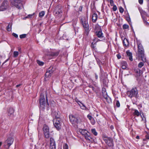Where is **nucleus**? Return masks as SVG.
<instances>
[{"label":"nucleus","instance_id":"1","mask_svg":"<svg viewBox=\"0 0 149 149\" xmlns=\"http://www.w3.org/2000/svg\"><path fill=\"white\" fill-rule=\"evenodd\" d=\"M52 115L54 118L53 120V123L54 127L58 130L61 129V119L60 118L59 112L53 110L52 111Z\"/></svg>","mask_w":149,"mask_h":149},{"label":"nucleus","instance_id":"2","mask_svg":"<svg viewBox=\"0 0 149 149\" xmlns=\"http://www.w3.org/2000/svg\"><path fill=\"white\" fill-rule=\"evenodd\" d=\"M136 40V42L138 45V51L139 56H141L143 61L145 62L146 61V58L145 57L144 49L140 41L137 40V39Z\"/></svg>","mask_w":149,"mask_h":149},{"label":"nucleus","instance_id":"3","mask_svg":"<svg viewBox=\"0 0 149 149\" xmlns=\"http://www.w3.org/2000/svg\"><path fill=\"white\" fill-rule=\"evenodd\" d=\"M40 110L44 111L45 107V100L44 95L41 94L39 99Z\"/></svg>","mask_w":149,"mask_h":149},{"label":"nucleus","instance_id":"4","mask_svg":"<svg viewBox=\"0 0 149 149\" xmlns=\"http://www.w3.org/2000/svg\"><path fill=\"white\" fill-rule=\"evenodd\" d=\"M80 23L83 28L89 27L88 22V17L87 16H81L80 17Z\"/></svg>","mask_w":149,"mask_h":149},{"label":"nucleus","instance_id":"5","mask_svg":"<svg viewBox=\"0 0 149 149\" xmlns=\"http://www.w3.org/2000/svg\"><path fill=\"white\" fill-rule=\"evenodd\" d=\"M70 122L73 125L75 126L79 123V118L75 116L70 115L69 116Z\"/></svg>","mask_w":149,"mask_h":149},{"label":"nucleus","instance_id":"6","mask_svg":"<svg viewBox=\"0 0 149 149\" xmlns=\"http://www.w3.org/2000/svg\"><path fill=\"white\" fill-rule=\"evenodd\" d=\"M137 93V90L136 88H133L130 91H127V94L130 98L136 97Z\"/></svg>","mask_w":149,"mask_h":149},{"label":"nucleus","instance_id":"7","mask_svg":"<svg viewBox=\"0 0 149 149\" xmlns=\"http://www.w3.org/2000/svg\"><path fill=\"white\" fill-rule=\"evenodd\" d=\"M11 3L13 5L18 9H20L22 6V3L21 0H12Z\"/></svg>","mask_w":149,"mask_h":149},{"label":"nucleus","instance_id":"8","mask_svg":"<svg viewBox=\"0 0 149 149\" xmlns=\"http://www.w3.org/2000/svg\"><path fill=\"white\" fill-rule=\"evenodd\" d=\"M54 69L53 68V67L51 66L47 70L45 73V76L46 77H48L51 76L52 73L54 71Z\"/></svg>","mask_w":149,"mask_h":149},{"label":"nucleus","instance_id":"9","mask_svg":"<svg viewBox=\"0 0 149 149\" xmlns=\"http://www.w3.org/2000/svg\"><path fill=\"white\" fill-rule=\"evenodd\" d=\"M14 141V139L11 137H9L7 138V140L5 141V144H6L8 147V148H9V147L12 144ZM5 146L6 145H4Z\"/></svg>","mask_w":149,"mask_h":149},{"label":"nucleus","instance_id":"10","mask_svg":"<svg viewBox=\"0 0 149 149\" xmlns=\"http://www.w3.org/2000/svg\"><path fill=\"white\" fill-rule=\"evenodd\" d=\"M61 8V6H57L56 7L54 11L55 15H59V16L62 15V12Z\"/></svg>","mask_w":149,"mask_h":149},{"label":"nucleus","instance_id":"11","mask_svg":"<svg viewBox=\"0 0 149 149\" xmlns=\"http://www.w3.org/2000/svg\"><path fill=\"white\" fill-rule=\"evenodd\" d=\"M105 142L109 147H112L113 146V140L111 137H109L107 139V141H105Z\"/></svg>","mask_w":149,"mask_h":149},{"label":"nucleus","instance_id":"12","mask_svg":"<svg viewBox=\"0 0 149 149\" xmlns=\"http://www.w3.org/2000/svg\"><path fill=\"white\" fill-rule=\"evenodd\" d=\"M59 53V51H52L49 52L47 54V55L52 56H56L58 55Z\"/></svg>","mask_w":149,"mask_h":149},{"label":"nucleus","instance_id":"13","mask_svg":"<svg viewBox=\"0 0 149 149\" xmlns=\"http://www.w3.org/2000/svg\"><path fill=\"white\" fill-rule=\"evenodd\" d=\"M84 137L85 139L89 142H92L93 141V138H92L89 132L87 133L84 136Z\"/></svg>","mask_w":149,"mask_h":149},{"label":"nucleus","instance_id":"14","mask_svg":"<svg viewBox=\"0 0 149 149\" xmlns=\"http://www.w3.org/2000/svg\"><path fill=\"white\" fill-rule=\"evenodd\" d=\"M140 12L142 19H144V18H146L145 17V16L147 17H149V15L145 11L142 10L140 11Z\"/></svg>","mask_w":149,"mask_h":149},{"label":"nucleus","instance_id":"15","mask_svg":"<svg viewBox=\"0 0 149 149\" xmlns=\"http://www.w3.org/2000/svg\"><path fill=\"white\" fill-rule=\"evenodd\" d=\"M96 35L100 38H104L103 36V33H102V30L101 29L99 31H97L96 32Z\"/></svg>","mask_w":149,"mask_h":149},{"label":"nucleus","instance_id":"16","mask_svg":"<svg viewBox=\"0 0 149 149\" xmlns=\"http://www.w3.org/2000/svg\"><path fill=\"white\" fill-rule=\"evenodd\" d=\"M98 18V16L97 14L94 13L93 14L92 16V20L93 22L95 23L96 22Z\"/></svg>","mask_w":149,"mask_h":149},{"label":"nucleus","instance_id":"17","mask_svg":"<svg viewBox=\"0 0 149 149\" xmlns=\"http://www.w3.org/2000/svg\"><path fill=\"white\" fill-rule=\"evenodd\" d=\"M99 66L100 68V79H102V76L104 74V72L102 68L101 65H99Z\"/></svg>","mask_w":149,"mask_h":149},{"label":"nucleus","instance_id":"18","mask_svg":"<svg viewBox=\"0 0 149 149\" xmlns=\"http://www.w3.org/2000/svg\"><path fill=\"white\" fill-rule=\"evenodd\" d=\"M126 53L127 56L129 57V60L130 61H133V58H132V53L130 52L129 50L127 51H126Z\"/></svg>","mask_w":149,"mask_h":149},{"label":"nucleus","instance_id":"19","mask_svg":"<svg viewBox=\"0 0 149 149\" xmlns=\"http://www.w3.org/2000/svg\"><path fill=\"white\" fill-rule=\"evenodd\" d=\"M14 112L13 109L12 108H10L8 110V115L10 116L13 115Z\"/></svg>","mask_w":149,"mask_h":149},{"label":"nucleus","instance_id":"20","mask_svg":"<svg viewBox=\"0 0 149 149\" xmlns=\"http://www.w3.org/2000/svg\"><path fill=\"white\" fill-rule=\"evenodd\" d=\"M123 43V45L125 47H128L129 45V43L128 40L126 38H124Z\"/></svg>","mask_w":149,"mask_h":149},{"label":"nucleus","instance_id":"21","mask_svg":"<svg viewBox=\"0 0 149 149\" xmlns=\"http://www.w3.org/2000/svg\"><path fill=\"white\" fill-rule=\"evenodd\" d=\"M43 131V133L49 132V128L48 126L46 125H44Z\"/></svg>","mask_w":149,"mask_h":149},{"label":"nucleus","instance_id":"22","mask_svg":"<svg viewBox=\"0 0 149 149\" xmlns=\"http://www.w3.org/2000/svg\"><path fill=\"white\" fill-rule=\"evenodd\" d=\"M79 132L84 136L88 132L86 130L81 129L79 130Z\"/></svg>","mask_w":149,"mask_h":149},{"label":"nucleus","instance_id":"23","mask_svg":"<svg viewBox=\"0 0 149 149\" xmlns=\"http://www.w3.org/2000/svg\"><path fill=\"white\" fill-rule=\"evenodd\" d=\"M102 96L103 97L105 98L108 95H107V93L106 91V90L105 88H103L102 90Z\"/></svg>","mask_w":149,"mask_h":149},{"label":"nucleus","instance_id":"24","mask_svg":"<svg viewBox=\"0 0 149 149\" xmlns=\"http://www.w3.org/2000/svg\"><path fill=\"white\" fill-rule=\"evenodd\" d=\"M5 3L3 2L1 5V6L0 7V10L1 11H3L5 10L7 8V6L5 4Z\"/></svg>","mask_w":149,"mask_h":149},{"label":"nucleus","instance_id":"25","mask_svg":"<svg viewBox=\"0 0 149 149\" xmlns=\"http://www.w3.org/2000/svg\"><path fill=\"white\" fill-rule=\"evenodd\" d=\"M133 114L134 116H139L140 115H141L138 110L136 109L134 110V112L133 113ZM140 115L141 117H142V115Z\"/></svg>","mask_w":149,"mask_h":149},{"label":"nucleus","instance_id":"26","mask_svg":"<svg viewBox=\"0 0 149 149\" xmlns=\"http://www.w3.org/2000/svg\"><path fill=\"white\" fill-rule=\"evenodd\" d=\"M127 64L125 61H123L122 63V68L123 69H125L127 68Z\"/></svg>","mask_w":149,"mask_h":149},{"label":"nucleus","instance_id":"27","mask_svg":"<svg viewBox=\"0 0 149 149\" xmlns=\"http://www.w3.org/2000/svg\"><path fill=\"white\" fill-rule=\"evenodd\" d=\"M88 27H87V28H84L85 30L84 32V35L86 36H88V35L89 32Z\"/></svg>","mask_w":149,"mask_h":149},{"label":"nucleus","instance_id":"28","mask_svg":"<svg viewBox=\"0 0 149 149\" xmlns=\"http://www.w3.org/2000/svg\"><path fill=\"white\" fill-rule=\"evenodd\" d=\"M50 149H56L55 143H50Z\"/></svg>","mask_w":149,"mask_h":149},{"label":"nucleus","instance_id":"29","mask_svg":"<svg viewBox=\"0 0 149 149\" xmlns=\"http://www.w3.org/2000/svg\"><path fill=\"white\" fill-rule=\"evenodd\" d=\"M45 137L47 138L48 139L50 137V135L49 134V132H45L43 133Z\"/></svg>","mask_w":149,"mask_h":149},{"label":"nucleus","instance_id":"30","mask_svg":"<svg viewBox=\"0 0 149 149\" xmlns=\"http://www.w3.org/2000/svg\"><path fill=\"white\" fill-rule=\"evenodd\" d=\"M134 72L137 74V75H140L141 74V70L139 68H135L134 70Z\"/></svg>","mask_w":149,"mask_h":149},{"label":"nucleus","instance_id":"31","mask_svg":"<svg viewBox=\"0 0 149 149\" xmlns=\"http://www.w3.org/2000/svg\"><path fill=\"white\" fill-rule=\"evenodd\" d=\"M104 99L106 100L107 102L109 103H111L112 102L111 99L108 96L106 97H105Z\"/></svg>","mask_w":149,"mask_h":149},{"label":"nucleus","instance_id":"32","mask_svg":"<svg viewBox=\"0 0 149 149\" xmlns=\"http://www.w3.org/2000/svg\"><path fill=\"white\" fill-rule=\"evenodd\" d=\"M102 138L103 140L105 141H107V139H108L109 137H108L107 135L104 134H103L102 135Z\"/></svg>","mask_w":149,"mask_h":149},{"label":"nucleus","instance_id":"33","mask_svg":"<svg viewBox=\"0 0 149 149\" xmlns=\"http://www.w3.org/2000/svg\"><path fill=\"white\" fill-rule=\"evenodd\" d=\"M12 25V24L11 23H9L7 26L6 29L8 31H10L11 30Z\"/></svg>","mask_w":149,"mask_h":149},{"label":"nucleus","instance_id":"34","mask_svg":"<svg viewBox=\"0 0 149 149\" xmlns=\"http://www.w3.org/2000/svg\"><path fill=\"white\" fill-rule=\"evenodd\" d=\"M91 131L92 134L95 136H96L97 135V133L95 129H92L91 130Z\"/></svg>","mask_w":149,"mask_h":149},{"label":"nucleus","instance_id":"35","mask_svg":"<svg viewBox=\"0 0 149 149\" xmlns=\"http://www.w3.org/2000/svg\"><path fill=\"white\" fill-rule=\"evenodd\" d=\"M45 12L44 11H42L39 13V17H42L45 15Z\"/></svg>","mask_w":149,"mask_h":149},{"label":"nucleus","instance_id":"36","mask_svg":"<svg viewBox=\"0 0 149 149\" xmlns=\"http://www.w3.org/2000/svg\"><path fill=\"white\" fill-rule=\"evenodd\" d=\"M96 42H95L94 43L93 42L91 43V47L92 48L94 49V50H95L96 48Z\"/></svg>","mask_w":149,"mask_h":149},{"label":"nucleus","instance_id":"37","mask_svg":"<svg viewBox=\"0 0 149 149\" xmlns=\"http://www.w3.org/2000/svg\"><path fill=\"white\" fill-rule=\"evenodd\" d=\"M80 107L83 110H87L88 109L83 104H81V105L80 106Z\"/></svg>","mask_w":149,"mask_h":149},{"label":"nucleus","instance_id":"38","mask_svg":"<svg viewBox=\"0 0 149 149\" xmlns=\"http://www.w3.org/2000/svg\"><path fill=\"white\" fill-rule=\"evenodd\" d=\"M143 19L145 25L146 26H148L149 25V23L147 21L146 18Z\"/></svg>","mask_w":149,"mask_h":149},{"label":"nucleus","instance_id":"39","mask_svg":"<svg viewBox=\"0 0 149 149\" xmlns=\"http://www.w3.org/2000/svg\"><path fill=\"white\" fill-rule=\"evenodd\" d=\"M19 54V52L17 51H14L13 52V57H17Z\"/></svg>","mask_w":149,"mask_h":149},{"label":"nucleus","instance_id":"40","mask_svg":"<svg viewBox=\"0 0 149 149\" xmlns=\"http://www.w3.org/2000/svg\"><path fill=\"white\" fill-rule=\"evenodd\" d=\"M37 63H38L39 65L41 66H42L44 64V62H43L40 61L39 60L37 61Z\"/></svg>","mask_w":149,"mask_h":149},{"label":"nucleus","instance_id":"41","mask_svg":"<svg viewBox=\"0 0 149 149\" xmlns=\"http://www.w3.org/2000/svg\"><path fill=\"white\" fill-rule=\"evenodd\" d=\"M35 13H34L32 14H29L26 17H25V19L27 18H31L34 15Z\"/></svg>","mask_w":149,"mask_h":149},{"label":"nucleus","instance_id":"42","mask_svg":"<svg viewBox=\"0 0 149 149\" xmlns=\"http://www.w3.org/2000/svg\"><path fill=\"white\" fill-rule=\"evenodd\" d=\"M129 28V26L127 24H124L123 26V28L124 29H128Z\"/></svg>","mask_w":149,"mask_h":149},{"label":"nucleus","instance_id":"43","mask_svg":"<svg viewBox=\"0 0 149 149\" xmlns=\"http://www.w3.org/2000/svg\"><path fill=\"white\" fill-rule=\"evenodd\" d=\"M144 63L142 62H140L138 65V66L139 68H141L144 65Z\"/></svg>","mask_w":149,"mask_h":149},{"label":"nucleus","instance_id":"44","mask_svg":"<svg viewBox=\"0 0 149 149\" xmlns=\"http://www.w3.org/2000/svg\"><path fill=\"white\" fill-rule=\"evenodd\" d=\"M26 34H23L19 36V37L21 39L25 38L26 37Z\"/></svg>","mask_w":149,"mask_h":149},{"label":"nucleus","instance_id":"45","mask_svg":"<svg viewBox=\"0 0 149 149\" xmlns=\"http://www.w3.org/2000/svg\"><path fill=\"white\" fill-rule=\"evenodd\" d=\"M90 121H91V124L93 125H94L95 123V120L93 118H92L91 120H90Z\"/></svg>","mask_w":149,"mask_h":149},{"label":"nucleus","instance_id":"46","mask_svg":"<svg viewBox=\"0 0 149 149\" xmlns=\"http://www.w3.org/2000/svg\"><path fill=\"white\" fill-rule=\"evenodd\" d=\"M55 143L54 139L52 138H50V143Z\"/></svg>","mask_w":149,"mask_h":149},{"label":"nucleus","instance_id":"47","mask_svg":"<svg viewBox=\"0 0 149 149\" xmlns=\"http://www.w3.org/2000/svg\"><path fill=\"white\" fill-rule=\"evenodd\" d=\"M102 39L101 40H100L99 39H97V40L96 41V42L98 41H104L106 40L105 38H102Z\"/></svg>","mask_w":149,"mask_h":149},{"label":"nucleus","instance_id":"48","mask_svg":"<svg viewBox=\"0 0 149 149\" xmlns=\"http://www.w3.org/2000/svg\"><path fill=\"white\" fill-rule=\"evenodd\" d=\"M119 11L121 13H123L124 11V9L122 7H120L119 8Z\"/></svg>","mask_w":149,"mask_h":149},{"label":"nucleus","instance_id":"49","mask_svg":"<svg viewBox=\"0 0 149 149\" xmlns=\"http://www.w3.org/2000/svg\"><path fill=\"white\" fill-rule=\"evenodd\" d=\"M116 106L118 107H120V103L118 100L116 101Z\"/></svg>","mask_w":149,"mask_h":149},{"label":"nucleus","instance_id":"50","mask_svg":"<svg viewBox=\"0 0 149 149\" xmlns=\"http://www.w3.org/2000/svg\"><path fill=\"white\" fill-rule=\"evenodd\" d=\"M87 117L90 120H91L92 118H93L92 116L90 114L88 115L87 116Z\"/></svg>","mask_w":149,"mask_h":149},{"label":"nucleus","instance_id":"51","mask_svg":"<svg viewBox=\"0 0 149 149\" xmlns=\"http://www.w3.org/2000/svg\"><path fill=\"white\" fill-rule=\"evenodd\" d=\"M46 144L45 143H43L42 146L41 148V149H42V148L43 149H46Z\"/></svg>","mask_w":149,"mask_h":149},{"label":"nucleus","instance_id":"52","mask_svg":"<svg viewBox=\"0 0 149 149\" xmlns=\"http://www.w3.org/2000/svg\"><path fill=\"white\" fill-rule=\"evenodd\" d=\"M112 9L113 11H115L117 9L116 6L115 5H113Z\"/></svg>","mask_w":149,"mask_h":149},{"label":"nucleus","instance_id":"53","mask_svg":"<svg viewBox=\"0 0 149 149\" xmlns=\"http://www.w3.org/2000/svg\"><path fill=\"white\" fill-rule=\"evenodd\" d=\"M109 2L111 6H112L114 5V2L113 0H109Z\"/></svg>","mask_w":149,"mask_h":149},{"label":"nucleus","instance_id":"54","mask_svg":"<svg viewBox=\"0 0 149 149\" xmlns=\"http://www.w3.org/2000/svg\"><path fill=\"white\" fill-rule=\"evenodd\" d=\"M95 59H96L97 62L98 64L99 65H100V63L101 62L98 59L96 58H95Z\"/></svg>","mask_w":149,"mask_h":149},{"label":"nucleus","instance_id":"55","mask_svg":"<svg viewBox=\"0 0 149 149\" xmlns=\"http://www.w3.org/2000/svg\"><path fill=\"white\" fill-rule=\"evenodd\" d=\"M12 35L13 36L15 37L16 38H17L18 37V35L17 34H16L15 33H12Z\"/></svg>","mask_w":149,"mask_h":149},{"label":"nucleus","instance_id":"56","mask_svg":"<svg viewBox=\"0 0 149 149\" xmlns=\"http://www.w3.org/2000/svg\"><path fill=\"white\" fill-rule=\"evenodd\" d=\"M89 87L90 88H92L93 90V91H95V88L92 85H90L89 86Z\"/></svg>","mask_w":149,"mask_h":149},{"label":"nucleus","instance_id":"57","mask_svg":"<svg viewBox=\"0 0 149 149\" xmlns=\"http://www.w3.org/2000/svg\"><path fill=\"white\" fill-rule=\"evenodd\" d=\"M46 106H47V107H48V108H49L48 107V106H49V102H48V101H47V97L46 96Z\"/></svg>","mask_w":149,"mask_h":149},{"label":"nucleus","instance_id":"58","mask_svg":"<svg viewBox=\"0 0 149 149\" xmlns=\"http://www.w3.org/2000/svg\"><path fill=\"white\" fill-rule=\"evenodd\" d=\"M126 20L129 23L130 22V17H127L126 19Z\"/></svg>","mask_w":149,"mask_h":149},{"label":"nucleus","instance_id":"59","mask_svg":"<svg viewBox=\"0 0 149 149\" xmlns=\"http://www.w3.org/2000/svg\"><path fill=\"white\" fill-rule=\"evenodd\" d=\"M143 0H139V2L140 4H142L143 3Z\"/></svg>","mask_w":149,"mask_h":149},{"label":"nucleus","instance_id":"60","mask_svg":"<svg viewBox=\"0 0 149 149\" xmlns=\"http://www.w3.org/2000/svg\"><path fill=\"white\" fill-rule=\"evenodd\" d=\"M95 80H97V79H98V75L96 73H95Z\"/></svg>","mask_w":149,"mask_h":149},{"label":"nucleus","instance_id":"61","mask_svg":"<svg viewBox=\"0 0 149 149\" xmlns=\"http://www.w3.org/2000/svg\"><path fill=\"white\" fill-rule=\"evenodd\" d=\"M63 149H68V146L66 144L65 146L63 147Z\"/></svg>","mask_w":149,"mask_h":149},{"label":"nucleus","instance_id":"62","mask_svg":"<svg viewBox=\"0 0 149 149\" xmlns=\"http://www.w3.org/2000/svg\"><path fill=\"white\" fill-rule=\"evenodd\" d=\"M77 102L80 106L81 105V104H82L80 101H78Z\"/></svg>","mask_w":149,"mask_h":149},{"label":"nucleus","instance_id":"63","mask_svg":"<svg viewBox=\"0 0 149 149\" xmlns=\"http://www.w3.org/2000/svg\"><path fill=\"white\" fill-rule=\"evenodd\" d=\"M117 57L119 59H120L121 58V56L118 54L117 55Z\"/></svg>","mask_w":149,"mask_h":149},{"label":"nucleus","instance_id":"64","mask_svg":"<svg viewBox=\"0 0 149 149\" xmlns=\"http://www.w3.org/2000/svg\"><path fill=\"white\" fill-rule=\"evenodd\" d=\"M146 139H149V135L148 134H147L146 136Z\"/></svg>","mask_w":149,"mask_h":149}]
</instances>
